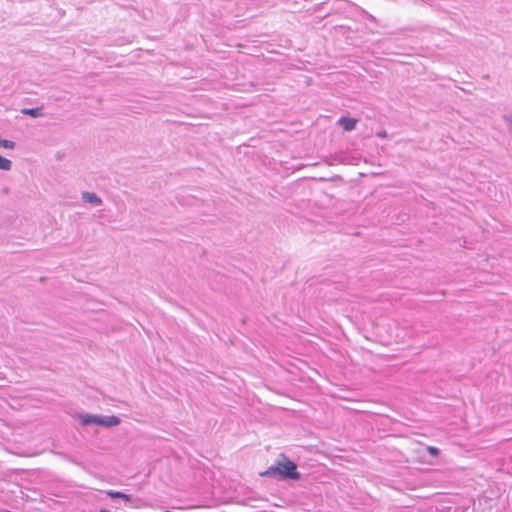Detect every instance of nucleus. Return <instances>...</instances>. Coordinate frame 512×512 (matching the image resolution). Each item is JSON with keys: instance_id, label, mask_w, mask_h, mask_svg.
I'll return each instance as SVG.
<instances>
[{"instance_id": "f257e3e1", "label": "nucleus", "mask_w": 512, "mask_h": 512, "mask_svg": "<svg viewBox=\"0 0 512 512\" xmlns=\"http://www.w3.org/2000/svg\"><path fill=\"white\" fill-rule=\"evenodd\" d=\"M260 475L265 477L279 475L282 479H300V473L297 471V465L284 454L281 455L276 466L269 467L266 471L260 473Z\"/></svg>"}, {"instance_id": "f03ea898", "label": "nucleus", "mask_w": 512, "mask_h": 512, "mask_svg": "<svg viewBox=\"0 0 512 512\" xmlns=\"http://www.w3.org/2000/svg\"><path fill=\"white\" fill-rule=\"evenodd\" d=\"M339 124L345 131H351L355 129L357 120L350 117H341L339 119Z\"/></svg>"}, {"instance_id": "7ed1b4c3", "label": "nucleus", "mask_w": 512, "mask_h": 512, "mask_svg": "<svg viewBox=\"0 0 512 512\" xmlns=\"http://www.w3.org/2000/svg\"><path fill=\"white\" fill-rule=\"evenodd\" d=\"M83 199L89 203H94V204L101 203V200L95 194L89 193V192L83 193Z\"/></svg>"}, {"instance_id": "20e7f679", "label": "nucleus", "mask_w": 512, "mask_h": 512, "mask_svg": "<svg viewBox=\"0 0 512 512\" xmlns=\"http://www.w3.org/2000/svg\"><path fill=\"white\" fill-rule=\"evenodd\" d=\"M107 495L110 496L111 498H123L127 502H129L131 500L130 495L122 493V492L108 491Z\"/></svg>"}, {"instance_id": "39448f33", "label": "nucleus", "mask_w": 512, "mask_h": 512, "mask_svg": "<svg viewBox=\"0 0 512 512\" xmlns=\"http://www.w3.org/2000/svg\"><path fill=\"white\" fill-rule=\"evenodd\" d=\"M11 167L12 162L3 156H0V170L8 171Z\"/></svg>"}, {"instance_id": "423d86ee", "label": "nucleus", "mask_w": 512, "mask_h": 512, "mask_svg": "<svg viewBox=\"0 0 512 512\" xmlns=\"http://www.w3.org/2000/svg\"><path fill=\"white\" fill-rule=\"evenodd\" d=\"M22 113L25 115H30L32 117H38L41 115V108L23 109Z\"/></svg>"}, {"instance_id": "0eeeda50", "label": "nucleus", "mask_w": 512, "mask_h": 512, "mask_svg": "<svg viewBox=\"0 0 512 512\" xmlns=\"http://www.w3.org/2000/svg\"><path fill=\"white\" fill-rule=\"evenodd\" d=\"M0 147L6 149H13L15 147V143L10 140H6L0 137Z\"/></svg>"}, {"instance_id": "6e6552de", "label": "nucleus", "mask_w": 512, "mask_h": 512, "mask_svg": "<svg viewBox=\"0 0 512 512\" xmlns=\"http://www.w3.org/2000/svg\"><path fill=\"white\" fill-rule=\"evenodd\" d=\"M99 424L108 425V426H114L119 424V419L115 416H112L109 418L107 422L105 421H96Z\"/></svg>"}, {"instance_id": "1a4fd4ad", "label": "nucleus", "mask_w": 512, "mask_h": 512, "mask_svg": "<svg viewBox=\"0 0 512 512\" xmlns=\"http://www.w3.org/2000/svg\"><path fill=\"white\" fill-rule=\"evenodd\" d=\"M427 451H428V452H429V454H430V455H432V456H435V457H436V456H438V455H439V449H438V448H436V447H434V446H429V447L427 448Z\"/></svg>"}, {"instance_id": "9d476101", "label": "nucleus", "mask_w": 512, "mask_h": 512, "mask_svg": "<svg viewBox=\"0 0 512 512\" xmlns=\"http://www.w3.org/2000/svg\"><path fill=\"white\" fill-rule=\"evenodd\" d=\"M100 512H109V511H107V510H101Z\"/></svg>"}]
</instances>
